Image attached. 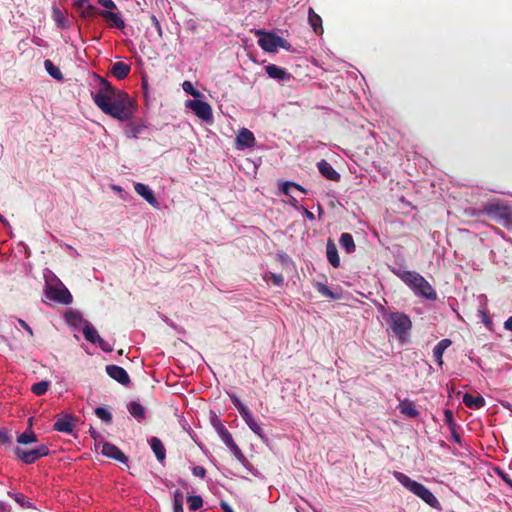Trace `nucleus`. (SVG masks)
<instances>
[{
	"instance_id": "f257e3e1",
	"label": "nucleus",
	"mask_w": 512,
	"mask_h": 512,
	"mask_svg": "<svg viewBox=\"0 0 512 512\" xmlns=\"http://www.w3.org/2000/svg\"><path fill=\"white\" fill-rule=\"evenodd\" d=\"M99 88L91 96L95 105L106 115L120 121H128L133 117L135 105L132 98L120 89L115 88L106 79L94 75Z\"/></svg>"
},
{
	"instance_id": "f03ea898",
	"label": "nucleus",
	"mask_w": 512,
	"mask_h": 512,
	"mask_svg": "<svg viewBox=\"0 0 512 512\" xmlns=\"http://www.w3.org/2000/svg\"><path fill=\"white\" fill-rule=\"evenodd\" d=\"M399 277L416 295L431 301L437 299V292L421 274L415 271H404L399 274Z\"/></svg>"
},
{
	"instance_id": "7ed1b4c3",
	"label": "nucleus",
	"mask_w": 512,
	"mask_h": 512,
	"mask_svg": "<svg viewBox=\"0 0 512 512\" xmlns=\"http://www.w3.org/2000/svg\"><path fill=\"white\" fill-rule=\"evenodd\" d=\"M395 478L409 491L421 498L425 503L433 508H439L440 502L435 495L423 484L412 480L410 477L402 472H395Z\"/></svg>"
},
{
	"instance_id": "20e7f679",
	"label": "nucleus",
	"mask_w": 512,
	"mask_h": 512,
	"mask_svg": "<svg viewBox=\"0 0 512 512\" xmlns=\"http://www.w3.org/2000/svg\"><path fill=\"white\" fill-rule=\"evenodd\" d=\"M482 212L498 224L512 230V207L497 202H489L483 206Z\"/></svg>"
},
{
	"instance_id": "39448f33",
	"label": "nucleus",
	"mask_w": 512,
	"mask_h": 512,
	"mask_svg": "<svg viewBox=\"0 0 512 512\" xmlns=\"http://www.w3.org/2000/svg\"><path fill=\"white\" fill-rule=\"evenodd\" d=\"M255 35L258 37V45L268 53L277 52L278 48H283L290 51L292 45L284 38L278 36L274 32L265 30H255Z\"/></svg>"
},
{
	"instance_id": "423d86ee",
	"label": "nucleus",
	"mask_w": 512,
	"mask_h": 512,
	"mask_svg": "<svg viewBox=\"0 0 512 512\" xmlns=\"http://www.w3.org/2000/svg\"><path fill=\"white\" fill-rule=\"evenodd\" d=\"M389 324L401 344H405L409 341V332L412 329V321L407 314L402 312H391L389 314Z\"/></svg>"
},
{
	"instance_id": "0eeeda50",
	"label": "nucleus",
	"mask_w": 512,
	"mask_h": 512,
	"mask_svg": "<svg viewBox=\"0 0 512 512\" xmlns=\"http://www.w3.org/2000/svg\"><path fill=\"white\" fill-rule=\"evenodd\" d=\"M15 455L25 464H32L41 457L49 454V448L45 444H41L33 449H24L17 447L14 450Z\"/></svg>"
},
{
	"instance_id": "6e6552de",
	"label": "nucleus",
	"mask_w": 512,
	"mask_h": 512,
	"mask_svg": "<svg viewBox=\"0 0 512 512\" xmlns=\"http://www.w3.org/2000/svg\"><path fill=\"white\" fill-rule=\"evenodd\" d=\"M186 106L190 108L197 117L204 121H212L213 114H212V108L209 103L194 99V100H188Z\"/></svg>"
},
{
	"instance_id": "1a4fd4ad",
	"label": "nucleus",
	"mask_w": 512,
	"mask_h": 512,
	"mask_svg": "<svg viewBox=\"0 0 512 512\" xmlns=\"http://www.w3.org/2000/svg\"><path fill=\"white\" fill-rule=\"evenodd\" d=\"M46 296L50 300H54L61 304H70L72 302V295L66 287H53L49 286L46 290Z\"/></svg>"
},
{
	"instance_id": "9d476101",
	"label": "nucleus",
	"mask_w": 512,
	"mask_h": 512,
	"mask_svg": "<svg viewBox=\"0 0 512 512\" xmlns=\"http://www.w3.org/2000/svg\"><path fill=\"white\" fill-rule=\"evenodd\" d=\"M101 453L105 457L114 459L122 464L128 463V457L114 444L102 442Z\"/></svg>"
},
{
	"instance_id": "9b49d317",
	"label": "nucleus",
	"mask_w": 512,
	"mask_h": 512,
	"mask_svg": "<svg viewBox=\"0 0 512 512\" xmlns=\"http://www.w3.org/2000/svg\"><path fill=\"white\" fill-rule=\"evenodd\" d=\"M107 374L122 385H128L130 383V377L126 370L117 365H107L106 366Z\"/></svg>"
},
{
	"instance_id": "f8f14e48",
	"label": "nucleus",
	"mask_w": 512,
	"mask_h": 512,
	"mask_svg": "<svg viewBox=\"0 0 512 512\" xmlns=\"http://www.w3.org/2000/svg\"><path fill=\"white\" fill-rule=\"evenodd\" d=\"M100 16L104 18L109 27L123 30L125 28V22L121 18L119 13L113 12V10H102Z\"/></svg>"
},
{
	"instance_id": "ddd939ff",
	"label": "nucleus",
	"mask_w": 512,
	"mask_h": 512,
	"mask_svg": "<svg viewBox=\"0 0 512 512\" xmlns=\"http://www.w3.org/2000/svg\"><path fill=\"white\" fill-rule=\"evenodd\" d=\"M265 71L270 78L278 81H288L292 77L286 69L281 68L275 64L266 65Z\"/></svg>"
},
{
	"instance_id": "4468645a",
	"label": "nucleus",
	"mask_w": 512,
	"mask_h": 512,
	"mask_svg": "<svg viewBox=\"0 0 512 512\" xmlns=\"http://www.w3.org/2000/svg\"><path fill=\"white\" fill-rule=\"evenodd\" d=\"M317 167L322 176L331 181H339L340 174L326 160L322 159L317 163Z\"/></svg>"
},
{
	"instance_id": "2eb2a0df",
	"label": "nucleus",
	"mask_w": 512,
	"mask_h": 512,
	"mask_svg": "<svg viewBox=\"0 0 512 512\" xmlns=\"http://www.w3.org/2000/svg\"><path fill=\"white\" fill-rule=\"evenodd\" d=\"M76 418L72 415H65L61 418H58L53 425L55 431L64 432V433H72L74 427V421Z\"/></svg>"
},
{
	"instance_id": "dca6fc26",
	"label": "nucleus",
	"mask_w": 512,
	"mask_h": 512,
	"mask_svg": "<svg viewBox=\"0 0 512 512\" xmlns=\"http://www.w3.org/2000/svg\"><path fill=\"white\" fill-rule=\"evenodd\" d=\"M134 189L136 193L143 197L150 205L154 207L158 205L157 199L148 185L143 183H136Z\"/></svg>"
},
{
	"instance_id": "f3484780",
	"label": "nucleus",
	"mask_w": 512,
	"mask_h": 512,
	"mask_svg": "<svg viewBox=\"0 0 512 512\" xmlns=\"http://www.w3.org/2000/svg\"><path fill=\"white\" fill-rule=\"evenodd\" d=\"M236 142L241 148H250L255 144V137L250 130L242 128L236 137Z\"/></svg>"
},
{
	"instance_id": "a211bd4d",
	"label": "nucleus",
	"mask_w": 512,
	"mask_h": 512,
	"mask_svg": "<svg viewBox=\"0 0 512 512\" xmlns=\"http://www.w3.org/2000/svg\"><path fill=\"white\" fill-rule=\"evenodd\" d=\"M130 70H131V67L129 64L119 61V62H115L112 65V67L110 69V73L118 80H123L129 75Z\"/></svg>"
},
{
	"instance_id": "6ab92c4d",
	"label": "nucleus",
	"mask_w": 512,
	"mask_h": 512,
	"mask_svg": "<svg viewBox=\"0 0 512 512\" xmlns=\"http://www.w3.org/2000/svg\"><path fill=\"white\" fill-rule=\"evenodd\" d=\"M326 255L328 262L334 267L338 268L340 266V258L338 255V250L334 242L329 239L326 246Z\"/></svg>"
},
{
	"instance_id": "aec40b11",
	"label": "nucleus",
	"mask_w": 512,
	"mask_h": 512,
	"mask_svg": "<svg viewBox=\"0 0 512 512\" xmlns=\"http://www.w3.org/2000/svg\"><path fill=\"white\" fill-rule=\"evenodd\" d=\"M462 401L470 409H481L485 406V399L480 395L473 396L466 393L463 395Z\"/></svg>"
},
{
	"instance_id": "412c9836",
	"label": "nucleus",
	"mask_w": 512,
	"mask_h": 512,
	"mask_svg": "<svg viewBox=\"0 0 512 512\" xmlns=\"http://www.w3.org/2000/svg\"><path fill=\"white\" fill-rule=\"evenodd\" d=\"M452 344V341L450 339H442L439 341L435 347L433 348V356L435 360L437 361L439 366L443 365V354L445 350Z\"/></svg>"
},
{
	"instance_id": "4be33fe9",
	"label": "nucleus",
	"mask_w": 512,
	"mask_h": 512,
	"mask_svg": "<svg viewBox=\"0 0 512 512\" xmlns=\"http://www.w3.org/2000/svg\"><path fill=\"white\" fill-rule=\"evenodd\" d=\"M127 409L131 416H133L138 422H142L146 418V411L143 405L137 401H131Z\"/></svg>"
},
{
	"instance_id": "5701e85b",
	"label": "nucleus",
	"mask_w": 512,
	"mask_h": 512,
	"mask_svg": "<svg viewBox=\"0 0 512 512\" xmlns=\"http://www.w3.org/2000/svg\"><path fill=\"white\" fill-rule=\"evenodd\" d=\"M241 417L247 424V426L259 437L263 438V429L261 426L257 423L255 418L253 417V414L250 410L244 412L241 414Z\"/></svg>"
},
{
	"instance_id": "b1692460",
	"label": "nucleus",
	"mask_w": 512,
	"mask_h": 512,
	"mask_svg": "<svg viewBox=\"0 0 512 512\" xmlns=\"http://www.w3.org/2000/svg\"><path fill=\"white\" fill-rule=\"evenodd\" d=\"M149 444L157 460L162 462L166 457V450L162 441L158 437L154 436L149 440Z\"/></svg>"
},
{
	"instance_id": "393cba45",
	"label": "nucleus",
	"mask_w": 512,
	"mask_h": 512,
	"mask_svg": "<svg viewBox=\"0 0 512 512\" xmlns=\"http://www.w3.org/2000/svg\"><path fill=\"white\" fill-rule=\"evenodd\" d=\"M308 21L316 34L321 35L323 33L322 19L312 8L308 11Z\"/></svg>"
},
{
	"instance_id": "a878e982",
	"label": "nucleus",
	"mask_w": 512,
	"mask_h": 512,
	"mask_svg": "<svg viewBox=\"0 0 512 512\" xmlns=\"http://www.w3.org/2000/svg\"><path fill=\"white\" fill-rule=\"evenodd\" d=\"M398 408L403 415L410 418H415L419 414L414 402L409 400L401 401Z\"/></svg>"
},
{
	"instance_id": "bb28decb",
	"label": "nucleus",
	"mask_w": 512,
	"mask_h": 512,
	"mask_svg": "<svg viewBox=\"0 0 512 512\" xmlns=\"http://www.w3.org/2000/svg\"><path fill=\"white\" fill-rule=\"evenodd\" d=\"M339 243L347 253H352L356 249V245L353 236L350 233H342L339 239Z\"/></svg>"
},
{
	"instance_id": "cd10ccee",
	"label": "nucleus",
	"mask_w": 512,
	"mask_h": 512,
	"mask_svg": "<svg viewBox=\"0 0 512 512\" xmlns=\"http://www.w3.org/2000/svg\"><path fill=\"white\" fill-rule=\"evenodd\" d=\"M83 334L85 339L90 343L96 344V342L100 340L97 330L88 322H86L83 327Z\"/></svg>"
},
{
	"instance_id": "c85d7f7f",
	"label": "nucleus",
	"mask_w": 512,
	"mask_h": 512,
	"mask_svg": "<svg viewBox=\"0 0 512 512\" xmlns=\"http://www.w3.org/2000/svg\"><path fill=\"white\" fill-rule=\"evenodd\" d=\"M44 67L47 71V73L54 79L61 81L63 80V74L60 71V69L53 64L51 60H45L44 61Z\"/></svg>"
},
{
	"instance_id": "c756f323",
	"label": "nucleus",
	"mask_w": 512,
	"mask_h": 512,
	"mask_svg": "<svg viewBox=\"0 0 512 512\" xmlns=\"http://www.w3.org/2000/svg\"><path fill=\"white\" fill-rule=\"evenodd\" d=\"M36 441H37V436L31 429L26 430L25 432L20 434L17 438V442L19 444H24V445L34 443Z\"/></svg>"
},
{
	"instance_id": "7c9ffc66",
	"label": "nucleus",
	"mask_w": 512,
	"mask_h": 512,
	"mask_svg": "<svg viewBox=\"0 0 512 512\" xmlns=\"http://www.w3.org/2000/svg\"><path fill=\"white\" fill-rule=\"evenodd\" d=\"M224 443L230 448V450L233 452L234 456L239 460L242 461L245 459L241 449L238 447V445L233 440V437H226V440Z\"/></svg>"
},
{
	"instance_id": "2f4dec72",
	"label": "nucleus",
	"mask_w": 512,
	"mask_h": 512,
	"mask_svg": "<svg viewBox=\"0 0 512 512\" xmlns=\"http://www.w3.org/2000/svg\"><path fill=\"white\" fill-rule=\"evenodd\" d=\"M49 385H50V382L49 381H40V382H37L35 384L32 385L31 387V391L37 395V396H41V395H44L48 388H49Z\"/></svg>"
},
{
	"instance_id": "473e14b6",
	"label": "nucleus",
	"mask_w": 512,
	"mask_h": 512,
	"mask_svg": "<svg viewBox=\"0 0 512 512\" xmlns=\"http://www.w3.org/2000/svg\"><path fill=\"white\" fill-rule=\"evenodd\" d=\"M183 493L177 489L174 491L173 512H183Z\"/></svg>"
},
{
	"instance_id": "72a5a7b5",
	"label": "nucleus",
	"mask_w": 512,
	"mask_h": 512,
	"mask_svg": "<svg viewBox=\"0 0 512 512\" xmlns=\"http://www.w3.org/2000/svg\"><path fill=\"white\" fill-rule=\"evenodd\" d=\"M101 11L102 10L98 9L96 6L91 4V5H89V8H87V10L85 9L80 14V17L83 18V19H92V18H95L97 16H100Z\"/></svg>"
},
{
	"instance_id": "f704fd0d",
	"label": "nucleus",
	"mask_w": 512,
	"mask_h": 512,
	"mask_svg": "<svg viewBox=\"0 0 512 512\" xmlns=\"http://www.w3.org/2000/svg\"><path fill=\"white\" fill-rule=\"evenodd\" d=\"M95 414L106 424L112 423V414L107 409L103 407H97L95 409Z\"/></svg>"
},
{
	"instance_id": "c9c22d12",
	"label": "nucleus",
	"mask_w": 512,
	"mask_h": 512,
	"mask_svg": "<svg viewBox=\"0 0 512 512\" xmlns=\"http://www.w3.org/2000/svg\"><path fill=\"white\" fill-rule=\"evenodd\" d=\"M187 502L191 511H196L203 506V499L199 495L189 496Z\"/></svg>"
},
{
	"instance_id": "e433bc0d",
	"label": "nucleus",
	"mask_w": 512,
	"mask_h": 512,
	"mask_svg": "<svg viewBox=\"0 0 512 512\" xmlns=\"http://www.w3.org/2000/svg\"><path fill=\"white\" fill-rule=\"evenodd\" d=\"M7 494L24 508H32L33 507V504L31 502L27 501L26 497L21 493L13 494L11 492H7Z\"/></svg>"
},
{
	"instance_id": "4c0bfd02",
	"label": "nucleus",
	"mask_w": 512,
	"mask_h": 512,
	"mask_svg": "<svg viewBox=\"0 0 512 512\" xmlns=\"http://www.w3.org/2000/svg\"><path fill=\"white\" fill-rule=\"evenodd\" d=\"M444 421L448 425L449 430L456 429V423L454 420L453 412L450 409L444 410Z\"/></svg>"
},
{
	"instance_id": "58836bf2",
	"label": "nucleus",
	"mask_w": 512,
	"mask_h": 512,
	"mask_svg": "<svg viewBox=\"0 0 512 512\" xmlns=\"http://www.w3.org/2000/svg\"><path fill=\"white\" fill-rule=\"evenodd\" d=\"M229 397L240 415L249 410L235 394L229 395Z\"/></svg>"
},
{
	"instance_id": "ea45409f",
	"label": "nucleus",
	"mask_w": 512,
	"mask_h": 512,
	"mask_svg": "<svg viewBox=\"0 0 512 512\" xmlns=\"http://www.w3.org/2000/svg\"><path fill=\"white\" fill-rule=\"evenodd\" d=\"M53 18H54L56 24L58 25V27H61V28L67 27L65 17L59 9L53 10Z\"/></svg>"
},
{
	"instance_id": "a19ab883",
	"label": "nucleus",
	"mask_w": 512,
	"mask_h": 512,
	"mask_svg": "<svg viewBox=\"0 0 512 512\" xmlns=\"http://www.w3.org/2000/svg\"><path fill=\"white\" fill-rule=\"evenodd\" d=\"M91 3L89 0H73L72 7L79 11V15L87 8H89Z\"/></svg>"
},
{
	"instance_id": "79ce46f5",
	"label": "nucleus",
	"mask_w": 512,
	"mask_h": 512,
	"mask_svg": "<svg viewBox=\"0 0 512 512\" xmlns=\"http://www.w3.org/2000/svg\"><path fill=\"white\" fill-rule=\"evenodd\" d=\"M182 88L187 94L193 97L200 96V92L194 88L193 84L190 81H184L182 84Z\"/></svg>"
},
{
	"instance_id": "37998d69",
	"label": "nucleus",
	"mask_w": 512,
	"mask_h": 512,
	"mask_svg": "<svg viewBox=\"0 0 512 512\" xmlns=\"http://www.w3.org/2000/svg\"><path fill=\"white\" fill-rule=\"evenodd\" d=\"M317 289L323 296L335 298L334 293L326 285L318 283Z\"/></svg>"
},
{
	"instance_id": "c03bdc74",
	"label": "nucleus",
	"mask_w": 512,
	"mask_h": 512,
	"mask_svg": "<svg viewBox=\"0 0 512 512\" xmlns=\"http://www.w3.org/2000/svg\"><path fill=\"white\" fill-rule=\"evenodd\" d=\"M293 182L292 181H285L279 184V190L289 196L290 195V188H292Z\"/></svg>"
},
{
	"instance_id": "a18cd8bd",
	"label": "nucleus",
	"mask_w": 512,
	"mask_h": 512,
	"mask_svg": "<svg viewBox=\"0 0 512 512\" xmlns=\"http://www.w3.org/2000/svg\"><path fill=\"white\" fill-rule=\"evenodd\" d=\"M150 21H151L152 25L154 26V28L156 29L158 36L162 37L163 31H162L161 24H160L159 20L157 19V17L155 15H151Z\"/></svg>"
},
{
	"instance_id": "49530a36",
	"label": "nucleus",
	"mask_w": 512,
	"mask_h": 512,
	"mask_svg": "<svg viewBox=\"0 0 512 512\" xmlns=\"http://www.w3.org/2000/svg\"><path fill=\"white\" fill-rule=\"evenodd\" d=\"M98 4L102 7L109 9V10H115L117 9L116 4L113 2V0H97Z\"/></svg>"
},
{
	"instance_id": "de8ad7c7",
	"label": "nucleus",
	"mask_w": 512,
	"mask_h": 512,
	"mask_svg": "<svg viewBox=\"0 0 512 512\" xmlns=\"http://www.w3.org/2000/svg\"><path fill=\"white\" fill-rule=\"evenodd\" d=\"M270 279L276 286H282L284 284V277L282 274L272 273Z\"/></svg>"
},
{
	"instance_id": "09e8293b",
	"label": "nucleus",
	"mask_w": 512,
	"mask_h": 512,
	"mask_svg": "<svg viewBox=\"0 0 512 512\" xmlns=\"http://www.w3.org/2000/svg\"><path fill=\"white\" fill-rule=\"evenodd\" d=\"M192 473L196 477L204 478L206 475V469L202 466H195L192 469Z\"/></svg>"
},
{
	"instance_id": "8fccbe9b",
	"label": "nucleus",
	"mask_w": 512,
	"mask_h": 512,
	"mask_svg": "<svg viewBox=\"0 0 512 512\" xmlns=\"http://www.w3.org/2000/svg\"><path fill=\"white\" fill-rule=\"evenodd\" d=\"M96 343L105 352H111L113 350L112 346L108 342H106L104 339H102L101 337H100V340H98Z\"/></svg>"
},
{
	"instance_id": "3c124183",
	"label": "nucleus",
	"mask_w": 512,
	"mask_h": 512,
	"mask_svg": "<svg viewBox=\"0 0 512 512\" xmlns=\"http://www.w3.org/2000/svg\"><path fill=\"white\" fill-rule=\"evenodd\" d=\"M11 442V436L7 432L0 430V443L6 444Z\"/></svg>"
},
{
	"instance_id": "603ef678",
	"label": "nucleus",
	"mask_w": 512,
	"mask_h": 512,
	"mask_svg": "<svg viewBox=\"0 0 512 512\" xmlns=\"http://www.w3.org/2000/svg\"><path fill=\"white\" fill-rule=\"evenodd\" d=\"M90 436L95 440V443L97 444L98 441L102 442V436L99 432H97L92 427L89 429Z\"/></svg>"
},
{
	"instance_id": "864d4df0",
	"label": "nucleus",
	"mask_w": 512,
	"mask_h": 512,
	"mask_svg": "<svg viewBox=\"0 0 512 512\" xmlns=\"http://www.w3.org/2000/svg\"><path fill=\"white\" fill-rule=\"evenodd\" d=\"M18 323L24 330L29 333L30 336H33L32 328L23 319H18Z\"/></svg>"
},
{
	"instance_id": "5fc2aeb1",
	"label": "nucleus",
	"mask_w": 512,
	"mask_h": 512,
	"mask_svg": "<svg viewBox=\"0 0 512 512\" xmlns=\"http://www.w3.org/2000/svg\"><path fill=\"white\" fill-rule=\"evenodd\" d=\"M219 434H220L221 439L223 440V442L226 440V437H231L232 436L231 433L224 426L220 427Z\"/></svg>"
},
{
	"instance_id": "6e6d98bb",
	"label": "nucleus",
	"mask_w": 512,
	"mask_h": 512,
	"mask_svg": "<svg viewBox=\"0 0 512 512\" xmlns=\"http://www.w3.org/2000/svg\"><path fill=\"white\" fill-rule=\"evenodd\" d=\"M300 208L302 209V211L307 219H309L310 221H313L315 219V216L311 211H309L308 209H306L303 206H301Z\"/></svg>"
},
{
	"instance_id": "4d7b16f0",
	"label": "nucleus",
	"mask_w": 512,
	"mask_h": 512,
	"mask_svg": "<svg viewBox=\"0 0 512 512\" xmlns=\"http://www.w3.org/2000/svg\"><path fill=\"white\" fill-rule=\"evenodd\" d=\"M0 512H11V506L8 503L0 500Z\"/></svg>"
},
{
	"instance_id": "13d9d810",
	"label": "nucleus",
	"mask_w": 512,
	"mask_h": 512,
	"mask_svg": "<svg viewBox=\"0 0 512 512\" xmlns=\"http://www.w3.org/2000/svg\"><path fill=\"white\" fill-rule=\"evenodd\" d=\"M220 507L223 512H234L231 506L225 501L220 502Z\"/></svg>"
},
{
	"instance_id": "bf43d9fd",
	"label": "nucleus",
	"mask_w": 512,
	"mask_h": 512,
	"mask_svg": "<svg viewBox=\"0 0 512 512\" xmlns=\"http://www.w3.org/2000/svg\"><path fill=\"white\" fill-rule=\"evenodd\" d=\"M450 432H451L452 439L456 443L461 444V438H460L459 434L457 433V430L456 429L450 430Z\"/></svg>"
},
{
	"instance_id": "052dcab7",
	"label": "nucleus",
	"mask_w": 512,
	"mask_h": 512,
	"mask_svg": "<svg viewBox=\"0 0 512 512\" xmlns=\"http://www.w3.org/2000/svg\"><path fill=\"white\" fill-rule=\"evenodd\" d=\"M288 203H289V205H291L295 209H300V207L298 206V200L296 198H294L293 196H291V195H289Z\"/></svg>"
},
{
	"instance_id": "680f3d73",
	"label": "nucleus",
	"mask_w": 512,
	"mask_h": 512,
	"mask_svg": "<svg viewBox=\"0 0 512 512\" xmlns=\"http://www.w3.org/2000/svg\"><path fill=\"white\" fill-rule=\"evenodd\" d=\"M505 329L512 331V316H510L504 323Z\"/></svg>"
},
{
	"instance_id": "e2e57ef3",
	"label": "nucleus",
	"mask_w": 512,
	"mask_h": 512,
	"mask_svg": "<svg viewBox=\"0 0 512 512\" xmlns=\"http://www.w3.org/2000/svg\"><path fill=\"white\" fill-rule=\"evenodd\" d=\"M292 188H295L296 190H298L302 193H307V190L303 186H301L295 182H293Z\"/></svg>"
},
{
	"instance_id": "0e129e2a",
	"label": "nucleus",
	"mask_w": 512,
	"mask_h": 512,
	"mask_svg": "<svg viewBox=\"0 0 512 512\" xmlns=\"http://www.w3.org/2000/svg\"><path fill=\"white\" fill-rule=\"evenodd\" d=\"M66 318L68 321H72V319H80V316L75 313L70 312L66 315Z\"/></svg>"
},
{
	"instance_id": "69168bd1",
	"label": "nucleus",
	"mask_w": 512,
	"mask_h": 512,
	"mask_svg": "<svg viewBox=\"0 0 512 512\" xmlns=\"http://www.w3.org/2000/svg\"><path fill=\"white\" fill-rule=\"evenodd\" d=\"M500 475L502 479L512 487V480L506 474L500 473Z\"/></svg>"
}]
</instances>
